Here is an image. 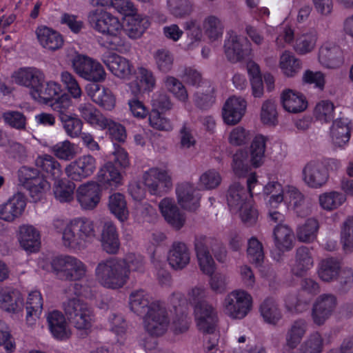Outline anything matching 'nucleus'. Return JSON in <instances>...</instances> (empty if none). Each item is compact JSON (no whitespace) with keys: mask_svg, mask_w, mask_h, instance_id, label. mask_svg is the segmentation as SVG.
Returning <instances> with one entry per match:
<instances>
[{"mask_svg":"<svg viewBox=\"0 0 353 353\" xmlns=\"http://www.w3.org/2000/svg\"><path fill=\"white\" fill-rule=\"evenodd\" d=\"M26 201L25 196L17 193L0 205V219L12 222L21 216L25 210Z\"/></svg>","mask_w":353,"mask_h":353,"instance_id":"nucleus-18","label":"nucleus"},{"mask_svg":"<svg viewBox=\"0 0 353 353\" xmlns=\"http://www.w3.org/2000/svg\"><path fill=\"white\" fill-rule=\"evenodd\" d=\"M12 77L16 83L30 88L31 90L37 86L40 81L44 80L43 73L35 68H21Z\"/></svg>","mask_w":353,"mask_h":353,"instance_id":"nucleus-36","label":"nucleus"},{"mask_svg":"<svg viewBox=\"0 0 353 353\" xmlns=\"http://www.w3.org/2000/svg\"><path fill=\"white\" fill-rule=\"evenodd\" d=\"M168 261L172 269L181 270L190 261V251L187 245L181 241H174L168 252Z\"/></svg>","mask_w":353,"mask_h":353,"instance_id":"nucleus-25","label":"nucleus"},{"mask_svg":"<svg viewBox=\"0 0 353 353\" xmlns=\"http://www.w3.org/2000/svg\"><path fill=\"white\" fill-rule=\"evenodd\" d=\"M180 205L190 211H195L199 207L200 196L196 190L190 183H181L176 190Z\"/></svg>","mask_w":353,"mask_h":353,"instance_id":"nucleus-28","label":"nucleus"},{"mask_svg":"<svg viewBox=\"0 0 353 353\" xmlns=\"http://www.w3.org/2000/svg\"><path fill=\"white\" fill-rule=\"evenodd\" d=\"M251 306V296L243 290H234L228 294L224 300L226 314L234 319L245 317Z\"/></svg>","mask_w":353,"mask_h":353,"instance_id":"nucleus-9","label":"nucleus"},{"mask_svg":"<svg viewBox=\"0 0 353 353\" xmlns=\"http://www.w3.org/2000/svg\"><path fill=\"white\" fill-rule=\"evenodd\" d=\"M216 238L205 235L196 236L194 241V250L201 270L211 275L215 270V263L210 253Z\"/></svg>","mask_w":353,"mask_h":353,"instance_id":"nucleus-8","label":"nucleus"},{"mask_svg":"<svg viewBox=\"0 0 353 353\" xmlns=\"http://www.w3.org/2000/svg\"><path fill=\"white\" fill-rule=\"evenodd\" d=\"M281 101L283 108L291 113L301 112L307 106V103L303 94L290 89L283 91Z\"/></svg>","mask_w":353,"mask_h":353,"instance_id":"nucleus-34","label":"nucleus"},{"mask_svg":"<svg viewBox=\"0 0 353 353\" xmlns=\"http://www.w3.org/2000/svg\"><path fill=\"white\" fill-rule=\"evenodd\" d=\"M99 240L103 250L110 254H115L119 252L120 241L115 224L111 221L102 223Z\"/></svg>","mask_w":353,"mask_h":353,"instance_id":"nucleus-19","label":"nucleus"},{"mask_svg":"<svg viewBox=\"0 0 353 353\" xmlns=\"http://www.w3.org/2000/svg\"><path fill=\"white\" fill-rule=\"evenodd\" d=\"M194 314L198 329L203 333L212 334L217 321L215 309L207 301H199L194 305Z\"/></svg>","mask_w":353,"mask_h":353,"instance_id":"nucleus-13","label":"nucleus"},{"mask_svg":"<svg viewBox=\"0 0 353 353\" xmlns=\"http://www.w3.org/2000/svg\"><path fill=\"white\" fill-rule=\"evenodd\" d=\"M37 85L33 90H30V94L35 100L46 104L52 101L61 90L55 82L45 83L43 80L40 81Z\"/></svg>","mask_w":353,"mask_h":353,"instance_id":"nucleus-41","label":"nucleus"},{"mask_svg":"<svg viewBox=\"0 0 353 353\" xmlns=\"http://www.w3.org/2000/svg\"><path fill=\"white\" fill-rule=\"evenodd\" d=\"M336 305V298L331 294H323L316 300L312 312L313 322L322 325L332 315Z\"/></svg>","mask_w":353,"mask_h":353,"instance_id":"nucleus-17","label":"nucleus"},{"mask_svg":"<svg viewBox=\"0 0 353 353\" xmlns=\"http://www.w3.org/2000/svg\"><path fill=\"white\" fill-rule=\"evenodd\" d=\"M95 235L93 221L86 218H78L72 220L64 229L62 240L65 247L81 250L87 247Z\"/></svg>","mask_w":353,"mask_h":353,"instance_id":"nucleus-2","label":"nucleus"},{"mask_svg":"<svg viewBox=\"0 0 353 353\" xmlns=\"http://www.w3.org/2000/svg\"><path fill=\"white\" fill-rule=\"evenodd\" d=\"M148 19L141 14H134L129 15L125 22L122 25V30L128 37L132 39L140 38L149 27Z\"/></svg>","mask_w":353,"mask_h":353,"instance_id":"nucleus-26","label":"nucleus"},{"mask_svg":"<svg viewBox=\"0 0 353 353\" xmlns=\"http://www.w3.org/2000/svg\"><path fill=\"white\" fill-rule=\"evenodd\" d=\"M166 89L172 93L179 101L185 102L188 98V92L183 83L172 76H168L164 79Z\"/></svg>","mask_w":353,"mask_h":353,"instance_id":"nucleus-58","label":"nucleus"},{"mask_svg":"<svg viewBox=\"0 0 353 353\" xmlns=\"http://www.w3.org/2000/svg\"><path fill=\"white\" fill-rule=\"evenodd\" d=\"M303 179L307 186L319 188L324 185L329 178L327 169L323 164L317 161L307 163L302 170Z\"/></svg>","mask_w":353,"mask_h":353,"instance_id":"nucleus-14","label":"nucleus"},{"mask_svg":"<svg viewBox=\"0 0 353 353\" xmlns=\"http://www.w3.org/2000/svg\"><path fill=\"white\" fill-rule=\"evenodd\" d=\"M153 58L157 69L164 73L170 72L174 63L172 54L167 49L157 50L153 54Z\"/></svg>","mask_w":353,"mask_h":353,"instance_id":"nucleus-55","label":"nucleus"},{"mask_svg":"<svg viewBox=\"0 0 353 353\" xmlns=\"http://www.w3.org/2000/svg\"><path fill=\"white\" fill-rule=\"evenodd\" d=\"M60 121L68 136L74 138L81 135L83 122L75 114H68V116L60 119Z\"/></svg>","mask_w":353,"mask_h":353,"instance_id":"nucleus-57","label":"nucleus"},{"mask_svg":"<svg viewBox=\"0 0 353 353\" xmlns=\"http://www.w3.org/2000/svg\"><path fill=\"white\" fill-rule=\"evenodd\" d=\"M149 294L143 290H134L130 295V310L139 316H145L150 311L152 304Z\"/></svg>","mask_w":353,"mask_h":353,"instance_id":"nucleus-40","label":"nucleus"},{"mask_svg":"<svg viewBox=\"0 0 353 353\" xmlns=\"http://www.w3.org/2000/svg\"><path fill=\"white\" fill-rule=\"evenodd\" d=\"M323 347V339L321 335L316 332L311 334L303 343L300 353H321Z\"/></svg>","mask_w":353,"mask_h":353,"instance_id":"nucleus-63","label":"nucleus"},{"mask_svg":"<svg viewBox=\"0 0 353 353\" xmlns=\"http://www.w3.org/2000/svg\"><path fill=\"white\" fill-rule=\"evenodd\" d=\"M313 266V259L310 250L306 247H300L296 250V262L292 272L296 276L303 275Z\"/></svg>","mask_w":353,"mask_h":353,"instance_id":"nucleus-48","label":"nucleus"},{"mask_svg":"<svg viewBox=\"0 0 353 353\" xmlns=\"http://www.w3.org/2000/svg\"><path fill=\"white\" fill-rule=\"evenodd\" d=\"M346 197L345 194L338 192H330L325 193L319 196L321 206L326 210H333L341 205Z\"/></svg>","mask_w":353,"mask_h":353,"instance_id":"nucleus-56","label":"nucleus"},{"mask_svg":"<svg viewBox=\"0 0 353 353\" xmlns=\"http://www.w3.org/2000/svg\"><path fill=\"white\" fill-rule=\"evenodd\" d=\"M20 182L28 190L33 202H37L50 188L49 183L35 168L23 166L18 172Z\"/></svg>","mask_w":353,"mask_h":353,"instance_id":"nucleus-6","label":"nucleus"},{"mask_svg":"<svg viewBox=\"0 0 353 353\" xmlns=\"http://www.w3.org/2000/svg\"><path fill=\"white\" fill-rule=\"evenodd\" d=\"M102 61L110 71L119 78H128L132 74L133 66L130 61L116 53L103 54Z\"/></svg>","mask_w":353,"mask_h":353,"instance_id":"nucleus-21","label":"nucleus"},{"mask_svg":"<svg viewBox=\"0 0 353 353\" xmlns=\"http://www.w3.org/2000/svg\"><path fill=\"white\" fill-rule=\"evenodd\" d=\"M108 207L110 212L121 222H124L128 219L129 210L123 194H111L108 199Z\"/></svg>","mask_w":353,"mask_h":353,"instance_id":"nucleus-46","label":"nucleus"},{"mask_svg":"<svg viewBox=\"0 0 353 353\" xmlns=\"http://www.w3.org/2000/svg\"><path fill=\"white\" fill-rule=\"evenodd\" d=\"M65 316L73 326L79 330L90 329L94 319L92 308L77 298L69 299L63 303Z\"/></svg>","mask_w":353,"mask_h":353,"instance_id":"nucleus-4","label":"nucleus"},{"mask_svg":"<svg viewBox=\"0 0 353 353\" xmlns=\"http://www.w3.org/2000/svg\"><path fill=\"white\" fill-rule=\"evenodd\" d=\"M95 276L102 286L112 290L123 288L129 280L125 264L123 260L118 258L99 262L95 269Z\"/></svg>","mask_w":353,"mask_h":353,"instance_id":"nucleus-1","label":"nucleus"},{"mask_svg":"<svg viewBox=\"0 0 353 353\" xmlns=\"http://www.w3.org/2000/svg\"><path fill=\"white\" fill-rule=\"evenodd\" d=\"M238 342L241 344L239 347H236L234 353H267L265 347L245 336H241L238 339Z\"/></svg>","mask_w":353,"mask_h":353,"instance_id":"nucleus-64","label":"nucleus"},{"mask_svg":"<svg viewBox=\"0 0 353 353\" xmlns=\"http://www.w3.org/2000/svg\"><path fill=\"white\" fill-rule=\"evenodd\" d=\"M35 165L38 168L49 174L54 179H58L61 175L60 163L50 155L39 156L35 160Z\"/></svg>","mask_w":353,"mask_h":353,"instance_id":"nucleus-51","label":"nucleus"},{"mask_svg":"<svg viewBox=\"0 0 353 353\" xmlns=\"http://www.w3.org/2000/svg\"><path fill=\"white\" fill-rule=\"evenodd\" d=\"M334 110V105L332 101L323 100L316 105L314 115L317 120L327 123L333 119Z\"/></svg>","mask_w":353,"mask_h":353,"instance_id":"nucleus-60","label":"nucleus"},{"mask_svg":"<svg viewBox=\"0 0 353 353\" xmlns=\"http://www.w3.org/2000/svg\"><path fill=\"white\" fill-rule=\"evenodd\" d=\"M143 181L150 194L161 195L172 186V178L168 172L152 168L143 174Z\"/></svg>","mask_w":353,"mask_h":353,"instance_id":"nucleus-11","label":"nucleus"},{"mask_svg":"<svg viewBox=\"0 0 353 353\" xmlns=\"http://www.w3.org/2000/svg\"><path fill=\"white\" fill-rule=\"evenodd\" d=\"M36 34L39 43L48 50H57L63 45L62 36L52 28L46 26L38 28Z\"/></svg>","mask_w":353,"mask_h":353,"instance_id":"nucleus-29","label":"nucleus"},{"mask_svg":"<svg viewBox=\"0 0 353 353\" xmlns=\"http://www.w3.org/2000/svg\"><path fill=\"white\" fill-rule=\"evenodd\" d=\"M287 194L290 203L297 216L304 217L310 214L312 208V199L305 196L297 188L289 187Z\"/></svg>","mask_w":353,"mask_h":353,"instance_id":"nucleus-33","label":"nucleus"},{"mask_svg":"<svg viewBox=\"0 0 353 353\" xmlns=\"http://www.w3.org/2000/svg\"><path fill=\"white\" fill-rule=\"evenodd\" d=\"M341 241L345 252L353 251V217L347 218L343 225Z\"/></svg>","mask_w":353,"mask_h":353,"instance_id":"nucleus-62","label":"nucleus"},{"mask_svg":"<svg viewBox=\"0 0 353 353\" xmlns=\"http://www.w3.org/2000/svg\"><path fill=\"white\" fill-rule=\"evenodd\" d=\"M319 223L315 219H308L304 224L297 228L296 235L300 241L312 242L316 238Z\"/></svg>","mask_w":353,"mask_h":353,"instance_id":"nucleus-53","label":"nucleus"},{"mask_svg":"<svg viewBox=\"0 0 353 353\" xmlns=\"http://www.w3.org/2000/svg\"><path fill=\"white\" fill-rule=\"evenodd\" d=\"M77 200L84 210H92L101 199L100 185L94 181L81 184L76 191Z\"/></svg>","mask_w":353,"mask_h":353,"instance_id":"nucleus-16","label":"nucleus"},{"mask_svg":"<svg viewBox=\"0 0 353 353\" xmlns=\"http://www.w3.org/2000/svg\"><path fill=\"white\" fill-rule=\"evenodd\" d=\"M267 137L259 134L252 140L250 145V158L252 166L258 168L263 163Z\"/></svg>","mask_w":353,"mask_h":353,"instance_id":"nucleus-50","label":"nucleus"},{"mask_svg":"<svg viewBox=\"0 0 353 353\" xmlns=\"http://www.w3.org/2000/svg\"><path fill=\"white\" fill-rule=\"evenodd\" d=\"M259 312L264 321L270 325H276L283 314L279 305L273 297H267L261 303Z\"/></svg>","mask_w":353,"mask_h":353,"instance_id":"nucleus-38","label":"nucleus"},{"mask_svg":"<svg viewBox=\"0 0 353 353\" xmlns=\"http://www.w3.org/2000/svg\"><path fill=\"white\" fill-rule=\"evenodd\" d=\"M88 21L90 26L98 32L119 41H110L112 48L117 49L122 45L119 35L122 30V24L119 19L111 13L103 10L96 9L88 13Z\"/></svg>","mask_w":353,"mask_h":353,"instance_id":"nucleus-3","label":"nucleus"},{"mask_svg":"<svg viewBox=\"0 0 353 353\" xmlns=\"http://www.w3.org/2000/svg\"><path fill=\"white\" fill-rule=\"evenodd\" d=\"M251 158L245 150H239L232 157V168L235 175L239 177L245 176L250 170Z\"/></svg>","mask_w":353,"mask_h":353,"instance_id":"nucleus-52","label":"nucleus"},{"mask_svg":"<svg viewBox=\"0 0 353 353\" xmlns=\"http://www.w3.org/2000/svg\"><path fill=\"white\" fill-rule=\"evenodd\" d=\"M341 268V261L333 257L327 258L319 265L318 275L325 282H331L337 279Z\"/></svg>","mask_w":353,"mask_h":353,"instance_id":"nucleus-42","label":"nucleus"},{"mask_svg":"<svg viewBox=\"0 0 353 353\" xmlns=\"http://www.w3.org/2000/svg\"><path fill=\"white\" fill-rule=\"evenodd\" d=\"M183 28L190 41L188 44V48H193L201 41L203 37L200 24L196 19H190L184 23Z\"/></svg>","mask_w":353,"mask_h":353,"instance_id":"nucleus-59","label":"nucleus"},{"mask_svg":"<svg viewBox=\"0 0 353 353\" xmlns=\"http://www.w3.org/2000/svg\"><path fill=\"white\" fill-rule=\"evenodd\" d=\"M143 317L145 329L150 335L161 336L167 330L170 319L165 306L159 301L154 302Z\"/></svg>","mask_w":353,"mask_h":353,"instance_id":"nucleus-7","label":"nucleus"},{"mask_svg":"<svg viewBox=\"0 0 353 353\" xmlns=\"http://www.w3.org/2000/svg\"><path fill=\"white\" fill-rule=\"evenodd\" d=\"M19 241L26 251L35 252L40 245V233L31 225H23L19 228Z\"/></svg>","mask_w":353,"mask_h":353,"instance_id":"nucleus-30","label":"nucleus"},{"mask_svg":"<svg viewBox=\"0 0 353 353\" xmlns=\"http://www.w3.org/2000/svg\"><path fill=\"white\" fill-rule=\"evenodd\" d=\"M341 49L334 45H326L321 48L319 59L322 65L328 68H336L343 63Z\"/></svg>","mask_w":353,"mask_h":353,"instance_id":"nucleus-39","label":"nucleus"},{"mask_svg":"<svg viewBox=\"0 0 353 353\" xmlns=\"http://www.w3.org/2000/svg\"><path fill=\"white\" fill-rule=\"evenodd\" d=\"M214 88L210 81H204L195 92L194 101L200 109L210 108L215 101Z\"/></svg>","mask_w":353,"mask_h":353,"instance_id":"nucleus-45","label":"nucleus"},{"mask_svg":"<svg viewBox=\"0 0 353 353\" xmlns=\"http://www.w3.org/2000/svg\"><path fill=\"white\" fill-rule=\"evenodd\" d=\"M80 117L90 125L105 129L107 118L92 103H82L78 106Z\"/></svg>","mask_w":353,"mask_h":353,"instance_id":"nucleus-32","label":"nucleus"},{"mask_svg":"<svg viewBox=\"0 0 353 353\" xmlns=\"http://www.w3.org/2000/svg\"><path fill=\"white\" fill-rule=\"evenodd\" d=\"M86 92L92 101L106 110H112L115 106V97L112 91L97 83L88 84Z\"/></svg>","mask_w":353,"mask_h":353,"instance_id":"nucleus-24","label":"nucleus"},{"mask_svg":"<svg viewBox=\"0 0 353 353\" xmlns=\"http://www.w3.org/2000/svg\"><path fill=\"white\" fill-rule=\"evenodd\" d=\"M224 52L229 61L239 62L251 54V43L245 37L232 33L225 41Z\"/></svg>","mask_w":353,"mask_h":353,"instance_id":"nucleus-10","label":"nucleus"},{"mask_svg":"<svg viewBox=\"0 0 353 353\" xmlns=\"http://www.w3.org/2000/svg\"><path fill=\"white\" fill-rule=\"evenodd\" d=\"M97 179L100 186L112 190L121 183L122 176L115 165L108 162L99 170Z\"/></svg>","mask_w":353,"mask_h":353,"instance_id":"nucleus-31","label":"nucleus"},{"mask_svg":"<svg viewBox=\"0 0 353 353\" xmlns=\"http://www.w3.org/2000/svg\"><path fill=\"white\" fill-rule=\"evenodd\" d=\"M159 206L163 216L168 223L177 230L183 227L185 223V218L171 199L168 198L163 199L159 203Z\"/></svg>","mask_w":353,"mask_h":353,"instance_id":"nucleus-35","label":"nucleus"},{"mask_svg":"<svg viewBox=\"0 0 353 353\" xmlns=\"http://www.w3.org/2000/svg\"><path fill=\"white\" fill-rule=\"evenodd\" d=\"M46 319L48 329L56 339L63 341L71 336L72 332L62 312L54 310L48 314Z\"/></svg>","mask_w":353,"mask_h":353,"instance_id":"nucleus-22","label":"nucleus"},{"mask_svg":"<svg viewBox=\"0 0 353 353\" xmlns=\"http://www.w3.org/2000/svg\"><path fill=\"white\" fill-rule=\"evenodd\" d=\"M0 307L8 312H18L23 307V299L17 292L0 287Z\"/></svg>","mask_w":353,"mask_h":353,"instance_id":"nucleus-44","label":"nucleus"},{"mask_svg":"<svg viewBox=\"0 0 353 353\" xmlns=\"http://www.w3.org/2000/svg\"><path fill=\"white\" fill-rule=\"evenodd\" d=\"M350 122L346 118H339L333 121L330 128L332 143L338 147H343L350 138Z\"/></svg>","mask_w":353,"mask_h":353,"instance_id":"nucleus-37","label":"nucleus"},{"mask_svg":"<svg viewBox=\"0 0 353 353\" xmlns=\"http://www.w3.org/2000/svg\"><path fill=\"white\" fill-rule=\"evenodd\" d=\"M43 310V300L41 294L38 291H34L29 294L26 303V322L29 325L36 323Z\"/></svg>","mask_w":353,"mask_h":353,"instance_id":"nucleus-43","label":"nucleus"},{"mask_svg":"<svg viewBox=\"0 0 353 353\" xmlns=\"http://www.w3.org/2000/svg\"><path fill=\"white\" fill-rule=\"evenodd\" d=\"M281 69L287 77L294 76L301 69V62L294 55L289 52H285L280 57Z\"/></svg>","mask_w":353,"mask_h":353,"instance_id":"nucleus-54","label":"nucleus"},{"mask_svg":"<svg viewBox=\"0 0 353 353\" xmlns=\"http://www.w3.org/2000/svg\"><path fill=\"white\" fill-rule=\"evenodd\" d=\"M203 28L205 33L212 41H215L221 37L223 34V26L219 20L215 16H209L203 21Z\"/></svg>","mask_w":353,"mask_h":353,"instance_id":"nucleus-61","label":"nucleus"},{"mask_svg":"<svg viewBox=\"0 0 353 353\" xmlns=\"http://www.w3.org/2000/svg\"><path fill=\"white\" fill-rule=\"evenodd\" d=\"M246 101L241 97H232L225 102L223 108V119L228 125L239 123L245 112Z\"/></svg>","mask_w":353,"mask_h":353,"instance_id":"nucleus-23","label":"nucleus"},{"mask_svg":"<svg viewBox=\"0 0 353 353\" xmlns=\"http://www.w3.org/2000/svg\"><path fill=\"white\" fill-rule=\"evenodd\" d=\"M170 303L174 312L173 317V329L176 334L186 332L190 326V319L188 317L185 300L180 293H173L170 297Z\"/></svg>","mask_w":353,"mask_h":353,"instance_id":"nucleus-20","label":"nucleus"},{"mask_svg":"<svg viewBox=\"0 0 353 353\" xmlns=\"http://www.w3.org/2000/svg\"><path fill=\"white\" fill-rule=\"evenodd\" d=\"M256 179L255 176H250L245 181L247 188H245L239 182L233 183L229 188L227 201L228 205L231 209L238 210L244 204L251 201L252 188L256 183Z\"/></svg>","mask_w":353,"mask_h":353,"instance_id":"nucleus-12","label":"nucleus"},{"mask_svg":"<svg viewBox=\"0 0 353 353\" xmlns=\"http://www.w3.org/2000/svg\"><path fill=\"white\" fill-rule=\"evenodd\" d=\"M53 192L57 200L60 202H70L74 199L75 184L67 179H54Z\"/></svg>","mask_w":353,"mask_h":353,"instance_id":"nucleus-49","label":"nucleus"},{"mask_svg":"<svg viewBox=\"0 0 353 353\" xmlns=\"http://www.w3.org/2000/svg\"><path fill=\"white\" fill-rule=\"evenodd\" d=\"M307 331V323L303 319H299L294 321L285 335L286 346L290 349L296 348Z\"/></svg>","mask_w":353,"mask_h":353,"instance_id":"nucleus-47","label":"nucleus"},{"mask_svg":"<svg viewBox=\"0 0 353 353\" xmlns=\"http://www.w3.org/2000/svg\"><path fill=\"white\" fill-rule=\"evenodd\" d=\"M52 267L57 277L63 281H79L86 274L85 265L77 258L70 255H61L52 261Z\"/></svg>","mask_w":353,"mask_h":353,"instance_id":"nucleus-5","label":"nucleus"},{"mask_svg":"<svg viewBox=\"0 0 353 353\" xmlns=\"http://www.w3.org/2000/svg\"><path fill=\"white\" fill-rule=\"evenodd\" d=\"M274 243L276 249L281 253L288 252L294 247V234L286 224H277L273 230Z\"/></svg>","mask_w":353,"mask_h":353,"instance_id":"nucleus-27","label":"nucleus"},{"mask_svg":"<svg viewBox=\"0 0 353 353\" xmlns=\"http://www.w3.org/2000/svg\"><path fill=\"white\" fill-rule=\"evenodd\" d=\"M96 169V161L91 155H84L71 162L65 169L67 176L77 181L92 175Z\"/></svg>","mask_w":353,"mask_h":353,"instance_id":"nucleus-15","label":"nucleus"}]
</instances>
